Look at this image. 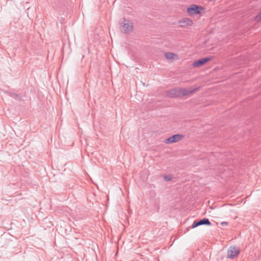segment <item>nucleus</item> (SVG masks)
<instances>
[{"mask_svg":"<svg viewBox=\"0 0 261 261\" xmlns=\"http://www.w3.org/2000/svg\"><path fill=\"white\" fill-rule=\"evenodd\" d=\"M199 87L187 88H174L166 92V96L169 97H178L180 96H191L194 93L198 91Z\"/></svg>","mask_w":261,"mask_h":261,"instance_id":"obj_1","label":"nucleus"},{"mask_svg":"<svg viewBox=\"0 0 261 261\" xmlns=\"http://www.w3.org/2000/svg\"><path fill=\"white\" fill-rule=\"evenodd\" d=\"M120 25V30L124 33H129L133 30V25L129 21L125 18L122 20L119 21Z\"/></svg>","mask_w":261,"mask_h":261,"instance_id":"obj_2","label":"nucleus"},{"mask_svg":"<svg viewBox=\"0 0 261 261\" xmlns=\"http://www.w3.org/2000/svg\"><path fill=\"white\" fill-rule=\"evenodd\" d=\"M204 8L201 6L196 5H191L187 9V13L190 16L200 14L202 11H204Z\"/></svg>","mask_w":261,"mask_h":261,"instance_id":"obj_3","label":"nucleus"},{"mask_svg":"<svg viewBox=\"0 0 261 261\" xmlns=\"http://www.w3.org/2000/svg\"><path fill=\"white\" fill-rule=\"evenodd\" d=\"M240 252V249L237 246H230L227 251V257L232 259L237 257Z\"/></svg>","mask_w":261,"mask_h":261,"instance_id":"obj_4","label":"nucleus"},{"mask_svg":"<svg viewBox=\"0 0 261 261\" xmlns=\"http://www.w3.org/2000/svg\"><path fill=\"white\" fill-rule=\"evenodd\" d=\"M212 59V57H206L195 61L192 63V66L195 68H197L203 66Z\"/></svg>","mask_w":261,"mask_h":261,"instance_id":"obj_5","label":"nucleus"},{"mask_svg":"<svg viewBox=\"0 0 261 261\" xmlns=\"http://www.w3.org/2000/svg\"><path fill=\"white\" fill-rule=\"evenodd\" d=\"M202 225L210 226V225H212V223L210 221V220L208 218H204L201 219L199 221H194V222L192 225V228H194L199 226Z\"/></svg>","mask_w":261,"mask_h":261,"instance_id":"obj_6","label":"nucleus"},{"mask_svg":"<svg viewBox=\"0 0 261 261\" xmlns=\"http://www.w3.org/2000/svg\"><path fill=\"white\" fill-rule=\"evenodd\" d=\"M184 138V135L176 134L172 136L165 140L166 143H173L181 140Z\"/></svg>","mask_w":261,"mask_h":261,"instance_id":"obj_7","label":"nucleus"},{"mask_svg":"<svg viewBox=\"0 0 261 261\" xmlns=\"http://www.w3.org/2000/svg\"><path fill=\"white\" fill-rule=\"evenodd\" d=\"M178 24L180 27L184 28L187 25H192L193 21L189 18H184L178 21Z\"/></svg>","mask_w":261,"mask_h":261,"instance_id":"obj_8","label":"nucleus"},{"mask_svg":"<svg viewBox=\"0 0 261 261\" xmlns=\"http://www.w3.org/2000/svg\"><path fill=\"white\" fill-rule=\"evenodd\" d=\"M175 56H176V55L171 52L166 53L165 54L166 58L169 60L173 59Z\"/></svg>","mask_w":261,"mask_h":261,"instance_id":"obj_9","label":"nucleus"},{"mask_svg":"<svg viewBox=\"0 0 261 261\" xmlns=\"http://www.w3.org/2000/svg\"><path fill=\"white\" fill-rule=\"evenodd\" d=\"M254 20L257 22L261 21V11L254 17Z\"/></svg>","mask_w":261,"mask_h":261,"instance_id":"obj_10","label":"nucleus"},{"mask_svg":"<svg viewBox=\"0 0 261 261\" xmlns=\"http://www.w3.org/2000/svg\"><path fill=\"white\" fill-rule=\"evenodd\" d=\"M164 179L166 181L171 180V177L170 175H165L164 176Z\"/></svg>","mask_w":261,"mask_h":261,"instance_id":"obj_11","label":"nucleus"},{"mask_svg":"<svg viewBox=\"0 0 261 261\" xmlns=\"http://www.w3.org/2000/svg\"><path fill=\"white\" fill-rule=\"evenodd\" d=\"M221 225L224 226H226V225H228V223L227 222H222L221 223H220Z\"/></svg>","mask_w":261,"mask_h":261,"instance_id":"obj_12","label":"nucleus"},{"mask_svg":"<svg viewBox=\"0 0 261 261\" xmlns=\"http://www.w3.org/2000/svg\"><path fill=\"white\" fill-rule=\"evenodd\" d=\"M13 95H14L15 97H17V96H18V95H17V94H14Z\"/></svg>","mask_w":261,"mask_h":261,"instance_id":"obj_13","label":"nucleus"}]
</instances>
